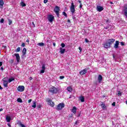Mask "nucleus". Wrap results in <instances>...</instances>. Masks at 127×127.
I'll return each instance as SVG.
<instances>
[{
	"label": "nucleus",
	"instance_id": "obj_1",
	"mask_svg": "<svg viewBox=\"0 0 127 127\" xmlns=\"http://www.w3.org/2000/svg\"><path fill=\"white\" fill-rule=\"evenodd\" d=\"M54 11L56 14L57 16H58V17H59V12L60 11V7H59V6H55L54 9Z\"/></svg>",
	"mask_w": 127,
	"mask_h": 127
},
{
	"label": "nucleus",
	"instance_id": "obj_2",
	"mask_svg": "<svg viewBox=\"0 0 127 127\" xmlns=\"http://www.w3.org/2000/svg\"><path fill=\"white\" fill-rule=\"evenodd\" d=\"M49 92L52 93V94H57V92H58V89L56 87H51L50 88Z\"/></svg>",
	"mask_w": 127,
	"mask_h": 127
},
{
	"label": "nucleus",
	"instance_id": "obj_3",
	"mask_svg": "<svg viewBox=\"0 0 127 127\" xmlns=\"http://www.w3.org/2000/svg\"><path fill=\"white\" fill-rule=\"evenodd\" d=\"M48 19L50 22H53V20H54V16L51 14L48 15Z\"/></svg>",
	"mask_w": 127,
	"mask_h": 127
},
{
	"label": "nucleus",
	"instance_id": "obj_4",
	"mask_svg": "<svg viewBox=\"0 0 127 127\" xmlns=\"http://www.w3.org/2000/svg\"><path fill=\"white\" fill-rule=\"evenodd\" d=\"M65 107L64 103H60L57 107V110H62Z\"/></svg>",
	"mask_w": 127,
	"mask_h": 127
},
{
	"label": "nucleus",
	"instance_id": "obj_5",
	"mask_svg": "<svg viewBox=\"0 0 127 127\" xmlns=\"http://www.w3.org/2000/svg\"><path fill=\"white\" fill-rule=\"evenodd\" d=\"M24 86L23 85H19L17 87V90L18 92H23L24 91Z\"/></svg>",
	"mask_w": 127,
	"mask_h": 127
},
{
	"label": "nucleus",
	"instance_id": "obj_6",
	"mask_svg": "<svg viewBox=\"0 0 127 127\" xmlns=\"http://www.w3.org/2000/svg\"><path fill=\"white\" fill-rule=\"evenodd\" d=\"M14 56L16 57V61L18 63H19L20 61V57L19 56V54H14Z\"/></svg>",
	"mask_w": 127,
	"mask_h": 127
},
{
	"label": "nucleus",
	"instance_id": "obj_7",
	"mask_svg": "<svg viewBox=\"0 0 127 127\" xmlns=\"http://www.w3.org/2000/svg\"><path fill=\"white\" fill-rule=\"evenodd\" d=\"M87 71H88V69L85 68L82 70L81 71H80L79 74L80 75H85V74L87 73Z\"/></svg>",
	"mask_w": 127,
	"mask_h": 127
},
{
	"label": "nucleus",
	"instance_id": "obj_8",
	"mask_svg": "<svg viewBox=\"0 0 127 127\" xmlns=\"http://www.w3.org/2000/svg\"><path fill=\"white\" fill-rule=\"evenodd\" d=\"M103 46L104 48H110L111 45L108 42H106L105 43L103 44Z\"/></svg>",
	"mask_w": 127,
	"mask_h": 127
},
{
	"label": "nucleus",
	"instance_id": "obj_9",
	"mask_svg": "<svg viewBox=\"0 0 127 127\" xmlns=\"http://www.w3.org/2000/svg\"><path fill=\"white\" fill-rule=\"evenodd\" d=\"M119 45H120V42L119 41H116L115 44H114V48L115 49H118L119 48Z\"/></svg>",
	"mask_w": 127,
	"mask_h": 127
},
{
	"label": "nucleus",
	"instance_id": "obj_10",
	"mask_svg": "<svg viewBox=\"0 0 127 127\" xmlns=\"http://www.w3.org/2000/svg\"><path fill=\"white\" fill-rule=\"evenodd\" d=\"M116 41V40L114 39H110L107 40V42L111 45V44H113L114 42Z\"/></svg>",
	"mask_w": 127,
	"mask_h": 127
},
{
	"label": "nucleus",
	"instance_id": "obj_11",
	"mask_svg": "<svg viewBox=\"0 0 127 127\" xmlns=\"http://www.w3.org/2000/svg\"><path fill=\"white\" fill-rule=\"evenodd\" d=\"M97 11H99V12H100L102 10H104V7H103L101 6L98 5L97 6Z\"/></svg>",
	"mask_w": 127,
	"mask_h": 127
},
{
	"label": "nucleus",
	"instance_id": "obj_12",
	"mask_svg": "<svg viewBox=\"0 0 127 127\" xmlns=\"http://www.w3.org/2000/svg\"><path fill=\"white\" fill-rule=\"evenodd\" d=\"M45 69H46L45 64H43L42 65V69L41 70L40 73L41 74H43V73H44V72H45Z\"/></svg>",
	"mask_w": 127,
	"mask_h": 127
},
{
	"label": "nucleus",
	"instance_id": "obj_13",
	"mask_svg": "<svg viewBox=\"0 0 127 127\" xmlns=\"http://www.w3.org/2000/svg\"><path fill=\"white\" fill-rule=\"evenodd\" d=\"M98 80L99 81V83H101V82H102V81H103V76H102V75L99 74L98 75Z\"/></svg>",
	"mask_w": 127,
	"mask_h": 127
},
{
	"label": "nucleus",
	"instance_id": "obj_14",
	"mask_svg": "<svg viewBox=\"0 0 127 127\" xmlns=\"http://www.w3.org/2000/svg\"><path fill=\"white\" fill-rule=\"evenodd\" d=\"M48 102L49 103V105L51 106V107H54V103L51 101V100H49L48 101Z\"/></svg>",
	"mask_w": 127,
	"mask_h": 127
},
{
	"label": "nucleus",
	"instance_id": "obj_15",
	"mask_svg": "<svg viewBox=\"0 0 127 127\" xmlns=\"http://www.w3.org/2000/svg\"><path fill=\"white\" fill-rule=\"evenodd\" d=\"M80 101L81 102V103H83V102H85V97L83 96H79V98Z\"/></svg>",
	"mask_w": 127,
	"mask_h": 127
},
{
	"label": "nucleus",
	"instance_id": "obj_16",
	"mask_svg": "<svg viewBox=\"0 0 127 127\" xmlns=\"http://www.w3.org/2000/svg\"><path fill=\"white\" fill-rule=\"evenodd\" d=\"M70 10L71 12L72 13V14L75 12V7L70 6Z\"/></svg>",
	"mask_w": 127,
	"mask_h": 127
},
{
	"label": "nucleus",
	"instance_id": "obj_17",
	"mask_svg": "<svg viewBox=\"0 0 127 127\" xmlns=\"http://www.w3.org/2000/svg\"><path fill=\"white\" fill-rule=\"evenodd\" d=\"M3 85L5 88H7L8 85V81H3Z\"/></svg>",
	"mask_w": 127,
	"mask_h": 127
},
{
	"label": "nucleus",
	"instance_id": "obj_18",
	"mask_svg": "<svg viewBox=\"0 0 127 127\" xmlns=\"http://www.w3.org/2000/svg\"><path fill=\"white\" fill-rule=\"evenodd\" d=\"M11 120V118L9 116H6V121L7 123H10V121Z\"/></svg>",
	"mask_w": 127,
	"mask_h": 127
},
{
	"label": "nucleus",
	"instance_id": "obj_19",
	"mask_svg": "<svg viewBox=\"0 0 127 127\" xmlns=\"http://www.w3.org/2000/svg\"><path fill=\"white\" fill-rule=\"evenodd\" d=\"M17 125H18V126H19V127H26L20 121L18 122Z\"/></svg>",
	"mask_w": 127,
	"mask_h": 127
},
{
	"label": "nucleus",
	"instance_id": "obj_20",
	"mask_svg": "<svg viewBox=\"0 0 127 127\" xmlns=\"http://www.w3.org/2000/svg\"><path fill=\"white\" fill-rule=\"evenodd\" d=\"M71 112L73 114H76V113H77V108L73 107L72 109L71 110Z\"/></svg>",
	"mask_w": 127,
	"mask_h": 127
},
{
	"label": "nucleus",
	"instance_id": "obj_21",
	"mask_svg": "<svg viewBox=\"0 0 127 127\" xmlns=\"http://www.w3.org/2000/svg\"><path fill=\"white\" fill-rule=\"evenodd\" d=\"M101 107L103 109V110H107V106H106V105L104 103H102L101 104Z\"/></svg>",
	"mask_w": 127,
	"mask_h": 127
},
{
	"label": "nucleus",
	"instance_id": "obj_22",
	"mask_svg": "<svg viewBox=\"0 0 127 127\" xmlns=\"http://www.w3.org/2000/svg\"><path fill=\"white\" fill-rule=\"evenodd\" d=\"M22 53H23V55L22 56V58H23V56H24V55H25V54H26V49L25 48H24L23 49Z\"/></svg>",
	"mask_w": 127,
	"mask_h": 127
},
{
	"label": "nucleus",
	"instance_id": "obj_23",
	"mask_svg": "<svg viewBox=\"0 0 127 127\" xmlns=\"http://www.w3.org/2000/svg\"><path fill=\"white\" fill-rule=\"evenodd\" d=\"M65 50L64 49L61 48V49H60V53L61 54H64V53H65Z\"/></svg>",
	"mask_w": 127,
	"mask_h": 127
},
{
	"label": "nucleus",
	"instance_id": "obj_24",
	"mask_svg": "<svg viewBox=\"0 0 127 127\" xmlns=\"http://www.w3.org/2000/svg\"><path fill=\"white\" fill-rule=\"evenodd\" d=\"M32 108L35 109L36 108V101H33V105H32Z\"/></svg>",
	"mask_w": 127,
	"mask_h": 127
},
{
	"label": "nucleus",
	"instance_id": "obj_25",
	"mask_svg": "<svg viewBox=\"0 0 127 127\" xmlns=\"http://www.w3.org/2000/svg\"><path fill=\"white\" fill-rule=\"evenodd\" d=\"M67 90L68 91V92H72V91H73V88H72V87H67Z\"/></svg>",
	"mask_w": 127,
	"mask_h": 127
},
{
	"label": "nucleus",
	"instance_id": "obj_26",
	"mask_svg": "<svg viewBox=\"0 0 127 127\" xmlns=\"http://www.w3.org/2000/svg\"><path fill=\"white\" fill-rule=\"evenodd\" d=\"M2 81L3 82H7L8 81V78L7 77H4L2 79Z\"/></svg>",
	"mask_w": 127,
	"mask_h": 127
},
{
	"label": "nucleus",
	"instance_id": "obj_27",
	"mask_svg": "<svg viewBox=\"0 0 127 127\" xmlns=\"http://www.w3.org/2000/svg\"><path fill=\"white\" fill-rule=\"evenodd\" d=\"M13 80H14L13 78H9V79H8V83H11V82H12Z\"/></svg>",
	"mask_w": 127,
	"mask_h": 127
},
{
	"label": "nucleus",
	"instance_id": "obj_28",
	"mask_svg": "<svg viewBox=\"0 0 127 127\" xmlns=\"http://www.w3.org/2000/svg\"><path fill=\"white\" fill-rule=\"evenodd\" d=\"M37 45H38L39 46H41V47H43L44 46V43H39Z\"/></svg>",
	"mask_w": 127,
	"mask_h": 127
},
{
	"label": "nucleus",
	"instance_id": "obj_29",
	"mask_svg": "<svg viewBox=\"0 0 127 127\" xmlns=\"http://www.w3.org/2000/svg\"><path fill=\"white\" fill-rule=\"evenodd\" d=\"M3 5V0H0V6Z\"/></svg>",
	"mask_w": 127,
	"mask_h": 127
},
{
	"label": "nucleus",
	"instance_id": "obj_30",
	"mask_svg": "<svg viewBox=\"0 0 127 127\" xmlns=\"http://www.w3.org/2000/svg\"><path fill=\"white\" fill-rule=\"evenodd\" d=\"M17 102H18V103H22V100L21 99V98H18L17 99Z\"/></svg>",
	"mask_w": 127,
	"mask_h": 127
},
{
	"label": "nucleus",
	"instance_id": "obj_31",
	"mask_svg": "<svg viewBox=\"0 0 127 127\" xmlns=\"http://www.w3.org/2000/svg\"><path fill=\"white\" fill-rule=\"evenodd\" d=\"M20 5H21V6H26V4H25V3L24 2H21V3H20Z\"/></svg>",
	"mask_w": 127,
	"mask_h": 127
},
{
	"label": "nucleus",
	"instance_id": "obj_32",
	"mask_svg": "<svg viewBox=\"0 0 127 127\" xmlns=\"http://www.w3.org/2000/svg\"><path fill=\"white\" fill-rule=\"evenodd\" d=\"M8 21L9 25H10V24H11V23H12V21H11V20H10L9 19L8 20Z\"/></svg>",
	"mask_w": 127,
	"mask_h": 127
},
{
	"label": "nucleus",
	"instance_id": "obj_33",
	"mask_svg": "<svg viewBox=\"0 0 127 127\" xmlns=\"http://www.w3.org/2000/svg\"><path fill=\"white\" fill-rule=\"evenodd\" d=\"M19 51H20V47H18L16 49L15 52H19Z\"/></svg>",
	"mask_w": 127,
	"mask_h": 127
},
{
	"label": "nucleus",
	"instance_id": "obj_34",
	"mask_svg": "<svg viewBox=\"0 0 127 127\" xmlns=\"http://www.w3.org/2000/svg\"><path fill=\"white\" fill-rule=\"evenodd\" d=\"M63 14L64 15L65 17H67V14L65 12H63Z\"/></svg>",
	"mask_w": 127,
	"mask_h": 127
},
{
	"label": "nucleus",
	"instance_id": "obj_35",
	"mask_svg": "<svg viewBox=\"0 0 127 127\" xmlns=\"http://www.w3.org/2000/svg\"><path fill=\"white\" fill-rule=\"evenodd\" d=\"M61 46H62V47L63 48H64V47H65V44L64 43H62L61 45Z\"/></svg>",
	"mask_w": 127,
	"mask_h": 127
},
{
	"label": "nucleus",
	"instance_id": "obj_36",
	"mask_svg": "<svg viewBox=\"0 0 127 127\" xmlns=\"http://www.w3.org/2000/svg\"><path fill=\"white\" fill-rule=\"evenodd\" d=\"M4 21V19H3V18L1 19V20H0V23H3Z\"/></svg>",
	"mask_w": 127,
	"mask_h": 127
},
{
	"label": "nucleus",
	"instance_id": "obj_37",
	"mask_svg": "<svg viewBox=\"0 0 127 127\" xmlns=\"http://www.w3.org/2000/svg\"><path fill=\"white\" fill-rule=\"evenodd\" d=\"M118 95L119 96H122V92H121V91H119L118 93Z\"/></svg>",
	"mask_w": 127,
	"mask_h": 127
},
{
	"label": "nucleus",
	"instance_id": "obj_38",
	"mask_svg": "<svg viewBox=\"0 0 127 127\" xmlns=\"http://www.w3.org/2000/svg\"><path fill=\"white\" fill-rule=\"evenodd\" d=\"M64 78H65V77L64 76H60V79H64Z\"/></svg>",
	"mask_w": 127,
	"mask_h": 127
},
{
	"label": "nucleus",
	"instance_id": "obj_39",
	"mask_svg": "<svg viewBox=\"0 0 127 127\" xmlns=\"http://www.w3.org/2000/svg\"><path fill=\"white\" fill-rule=\"evenodd\" d=\"M120 44L121 45H122V46H124V45H125V43H124V42H121Z\"/></svg>",
	"mask_w": 127,
	"mask_h": 127
},
{
	"label": "nucleus",
	"instance_id": "obj_40",
	"mask_svg": "<svg viewBox=\"0 0 127 127\" xmlns=\"http://www.w3.org/2000/svg\"><path fill=\"white\" fill-rule=\"evenodd\" d=\"M32 101V99H29V100L28 101V104H30V103H31Z\"/></svg>",
	"mask_w": 127,
	"mask_h": 127
},
{
	"label": "nucleus",
	"instance_id": "obj_41",
	"mask_svg": "<svg viewBox=\"0 0 127 127\" xmlns=\"http://www.w3.org/2000/svg\"><path fill=\"white\" fill-rule=\"evenodd\" d=\"M37 108L38 109H40L41 108V105L40 104H39L38 106H37Z\"/></svg>",
	"mask_w": 127,
	"mask_h": 127
},
{
	"label": "nucleus",
	"instance_id": "obj_42",
	"mask_svg": "<svg viewBox=\"0 0 127 127\" xmlns=\"http://www.w3.org/2000/svg\"><path fill=\"white\" fill-rule=\"evenodd\" d=\"M21 46H22V47H24V46H25V44H24V43H22Z\"/></svg>",
	"mask_w": 127,
	"mask_h": 127
},
{
	"label": "nucleus",
	"instance_id": "obj_43",
	"mask_svg": "<svg viewBox=\"0 0 127 127\" xmlns=\"http://www.w3.org/2000/svg\"><path fill=\"white\" fill-rule=\"evenodd\" d=\"M48 1V0H44V3H47Z\"/></svg>",
	"mask_w": 127,
	"mask_h": 127
},
{
	"label": "nucleus",
	"instance_id": "obj_44",
	"mask_svg": "<svg viewBox=\"0 0 127 127\" xmlns=\"http://www.w3.org/2000/svg\"><path fill=\"white\" fill-rule=\"evenodd\" d=\"M112 105L113 107H115V106H116V102H113Z\"/></svg>",
	"mask_w": 127,
	"mask_h": 127
},
{
	"label": "nucleus",
	"instance_id": "obj_45",
	"mask_svg": "<svg viewBox=\"0 0 127 127\" xmlns=\"http://www.w3.org/2000/svg\"><path fill=\"white\" fill-rule=\"evenodd\" d=\"M71 6L75 7V5H74V3H73V2H71Z\"/></svg>",
	"mask_w": 127,
	"mask_h": 127
},
{
	"label": "nucleus",
	"instance_id": "obj_46",
	"mask_svg": "<svg viewBox=\"0 0 127 127\" xmlns=\"http://www.w3.org/2000/svg\"><path fill=\"white\" fill-rule=\"evenodd\" d=\"M85 42H86V43H88V42H89V40H88V39H85Z\"/></svg>",
	"mask_w": 127,
	"mask_h": 127
},
{
	"label": "nucleus",
	"instance_id": "obj_47",
	"mask_svg": "<svg viewBox=\"0 0 127 127\" xmlns=\"http://www.w3.org/2000/svg\"><path fill=\"white\" fill-rule=\"evenodd\" d=\"M79 50H80V52H82V48L79 47Z\"/></svg>",
	"mask_w": 127,
	"mask_h": 127
},
{
	"label": "nucleus",
	"instance_id": "obj_48",
	"mask_svg": "<svg viewBox=\"0 0 127 127\" xmlns=\"http://www.w3.org/2000/svg\"><path fill=\"white\" fill-rule=\"evenodd\" d=\"M1 66H2V62H0V67H1Z\"/></svg>",
	"mask_w": 127,
	"mask_h": 127
},
{
	"label": "nucleus",
	"instance_id": "obj_49",
	"mask_svg": "<svg viewBox=\"0 0 127 127\" xmlns=\"http://www.w3.org/2000/svg\"><path fill=\"white\" fill-rule=\"evenodd\" d=\"M7 126L9 127H11V125H10V124L9 123H7Z\"/></svg>",
	"mask_w": 127,
	"mask_h": 127
},
{
	"label": "nucleus",
	"instance_id": "obj_50",
	"mask_svg": "<svg viewBox=\"0 0 127 127\" xmlns=\"http://www.w3.org/2000/svg\"><path fill=\"white\" fill-rule=\"evenodd\" d=\"M53 45L55 47V46H56V44L55 43H53Z\"/></svg>",
	"mask_w": 127,
	"mask_h": 127
},
{
	"label": "nucleus",
	"instance_id": "obj_51",
	"mask_svg": "<svg viewBox=\"0 0 127 127\" xmlns=\"http://www.w3.org/2000/svg\"><path fill=\"white\" fill-rule=\"evenodd\" d=\"M32 25L33 26V27H35V24H34V22H32Z\"/></svg>",
	"mask_w": 127,
	"mask_h": 127
},
{
	"label": "nucleus",
	"instance_id": "obj_52",
	"mask_svg": "<svg viewBox=\"0 0 127 127\" xmlns=\"http://www.w3.org/2000/svg\"><path fill=\"white\" fill-rule=\"evenodd\" d=\"M79 7L80 8H82V3H80V5H79Z\"/></svg>",
	"mask_w": 127,
	"mask_h": 127
},
{
	"label": "nucleus",
	"instance_id": "obj_53",
	"mask_svg": "<svg viewBox=\"0 0 127 127\" xmlns=\"http://www.w3.org/2000/svg\"><path fill=\"white\" fill-rule=\"evenodd\" d=\"M0 70H1L2 71H3V67H1V68H0Z\"/></svg>",
	"mask_w": 127,
	"mask_h": 127
},
{
	"label": "nucleus",
	"instance_id": "obj_54",
	"mask_svg": "<svg viewBox=\"0 0 127 127\" xmlns=\"http://www.w3.org/2000/svg\"><path fill=\"white\" fill-rule=\"evenodd\" d=\"M2 111H3V109H2V108H1L0 109V112H2Z\"/></svg>",
	"mask_w": 127,
	"mask_h": 127
},
{
	"label": "nucleus",
	"instance_id": "obj_55",
	"mask_svg": "<svg viewBox=\"0 0 127 127\" xmlns=\"http://www.w3.org/2000/svg\"><path fill=\"white\" fill-rule=\"evenodd\" d=\"M78 2L80 3V4H81V3H82L81 2V0H78Z\"/></svg>",
	"mask_w": 127,
	"mask_h": 127
},
{
	"label": "nucleus",
	"instance_id": "obj_56",
	"mask_svg": "<svg viewBox=\"0 0 127 127\" xmlns=\"http://www.w3.org/2000/svg\"><path fill=\"white\" fill-rule=\"evenodd\" d=\"M26 42H28V43L29 42V40H27Z\"/></svg>",
	"mask_w": 127,
	"mask_h": 127
},
{
	"label": "nucleus",
	"instance_id": "obj_57",
	"mask_svg": "<svg viewBox=\"0 0 127 127\" xmlns=\"http://www.w3.org/2000/svg\"><path fill=\"white\" fill-rule=\"evenodd\" d=\"M113 3H113V2H112V1L110 2V4H113Z\"/></svg>",
	"mask_w": 127,
	"mask_h": 127
},
{
	"label": "nucleus",
	"instance_id": "obj_58",
	"mask_svg": "<svg viewBox=\"0 0 127 127\" xmlns=\"http://www.w3.org/2000/svg\"><path fill=\"white\" fill-rule=\"evenodd\" d=\"M75 17H72L73 19H75Z\"/></svg>",
	"mask_w": 127,
	"mask_h": 127
},
{
	"label": "nucleus",
	"instance_id": "obj_59",
	"mask_svg": "<svg viewBox=\"0 0 127 127\" xmlns=\"http://www.w3.org/2000/svg\"><path fill=\"white\" fill-rule=\"evenodd\" d=\"M67 22H70V20H67Z\"/></svg>",
	"mask_w": 127,
	"mask_h": 127
},
{
	"label": "nucleus",
	"instance_id": "obj_60",
	"mask_svg": "<svg viewBox=\"0 0 127 127\" xmlns=\"http://www.w3.org/2000/svg\"><path fill=\"white\" fill-rule=\"evenodd\" d=\"M71 97H72V96H70L69 97V99H71Z\"/></svg>",
	"mask_w": 127,
	"mask_h": 127
},
{
	"label": "nucleus",
	"instance_id": "obj_61",
	"mask_svg": "<svg viewBox=\"0 0 127 127\" xmlns=\"http://www.w3.org/2000/svg\"><path fill=\"white\" fill-rule=\"evenodd\" d=\"M113 58H115V55H113Z\"/></svg>",
	"mask_w": 127,
	"mask_h": 127
},
{
	"label": "nucleus",
	"instance_id": "obj_62",
	"mask_svg": "<svg viewBox=\"0 0 127 127\" xmlns=\"http://www.w3.org/2000/svg\"><path fill=\"white\" fill-rule=\"evenodd\" d=\"M75 125H77V122H75Z\"/></svg>",
	"mask_w": 127,
	"mask_h": 127
},
{
	"label": "nucleus",
	"instance_id": "obj_63",
	"mask_svg": "<svg viewBox=\"0 0 127 127\" xmlns=\"http://www.w3.org/2000/svg\"><path fill=\"white\" fill-rule=\"evenodd\" d=\"M32 79V77H30V80H31Z\"/></svg>",
	"mask_w": 127,
	"mask_h": 127
},
{
	"label": "nucleus",
	"instance_id": "obj_64",
	"mask_svg": "<svg viewBox=\"0 0 127 127\" xmlns=\"http://www.w3.org/2000/svg\"><path fill=\"white\" fill-rule=\"evenodd\" d=\"M32 79V77H30V80H31Z\"/></svg>",
	"mask_w": 127,
	"mask_h": 127
}]
</instances>
